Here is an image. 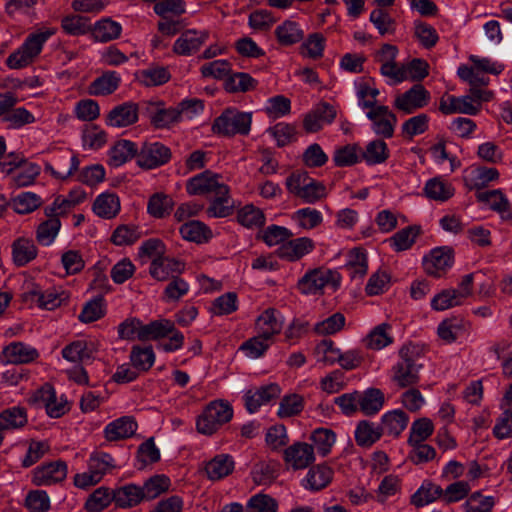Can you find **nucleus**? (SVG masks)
Masks as SVG:
<instances>
[{
  "label": "nucleus",
  "mask_w": 512,
  "mask_h": 512,
  "mask_svg": "<svg viewBox=\"0 0 512 512\" xmlns=\"http://www.w3.org/2000/svg\"><path fill=\"white\" fill-rule=\"evenodd\" d=\"M495 500L492 496H483L480 492L472 493L465 502V512H491Z\"/></svg>",
  "instance_id": "nucleus-62"
},
{
  "label": "nucleus",
  "mask_w": 512,
  "mask_h": 512,
  "mask_svg": "<svg viewBox=\"0 0 512 512\" xmlns=\"http://www.w3.org/2000/svg\"><path fill=\"white\" fill-rule=\"evenodd\" d=\"M53 34L52 30L30 34L24 44L7 58V65L12 69H20L29 65L41 52L43 44Z\"/></svg>",
  "instance_id": "nucleus-4"
},
{
  "label": "nucleus",
  "mask_w": 512,
  "mask_h": 512,
  "mask_svg": "<svg viewBox=\"0 0 512 512\" xmlns=\"http://www.w3.org/2000/svg\"><path fill=\"white\" fill-rule=\"evenodd\" d=\"M345 325V317L342 313L337 312L326 318L325 320L318 322L314 326V332L318 335H332L343 329Z\"/></svg>",
  "instance_id": "nucleus-59"
},
{
  "label": "nucleus",
  "mask_w": 512,
  "mask_h": 512,
  "mask_svg": "<svg viewBox=\"0 0 512 512\" xmlns=\"http://www.w3.org/2000/svg\"><path fill=\"white\" fill-rule=\"evenodd\" d=\"M141 493L139 486L128 484L114 490V502L120 508L134 507L144 500Z\"/></svg>",
  "instance_id": "nucleus-33"
},
{
  "label": "nucleus",
  "mask_w": 512,
  "mask_h": 512,
  "mask_svg": "<svg viewBox=\"0 0 512 512\" xmlns=\"http://www.w3.org/2000/svg\"><path fill=\"white\" fill-rule=\"evenodd\" d=\"M174 201L164 193L153 194L148 201L147 211L154 218H164L173 209Z\"/></svg>",
  "instance_id": "nucleus-39"
},
{
  "label": "nucleus",
  "mask_w": 512,
  "mask_h": 512,
  "mask_svg": "<svg viewBox=\"0 0 512 512\" xmlns=\"http://www.w3.org/2000/svg\"><path fill=\"white\" fill-rule=\"evenodd\" d=\"M275 36L280 45L291 46L304 38V31L297 22L285 20L275 29Z\"/></svg>",
  "instance_id": "nucleus-29"
},
{
  "label": "nucleus",
  "mask_w": 512,
  "mask_h": 512,
  "mask_svg": "<svg viewBox=\"0 0 512 512\" xmlns=\"http://www.w3.org/2000/svg\"><path fill=\"white\" fill-rule=\"evenodd\" d=\"M234 212V201L227 185L220 186L206 209L208 217L225 218Z\"/></svg>",
  "instance_id": "nucleus-17"
},
{
  "label": "nucleus",
  "mask_w": 512,
  "mask_h": 512,
  "mask_svg": "<svg viewBox=\"0 0 512 512\" xmlns=\"http://www.w3.org/2000/svg\"><path fill=\"white\" fill-rule=\"evenodd\" d=\"M133 366L140 371H148L155 360L154 352L151 346L141 348L134 346L130 355Z\"/></svg>",
  "instance_id": "nucleus-56"
},
{
  "label": "nucleus",
  "mask_w": 512,
  "mask_h": 512,
  "mask_svg": "<svg viewBox=\"0 0 512 512\" xmlns=\"http://www.w3.org/2000/svg\"><path fill=\"white\" fill-rule=\"evenodd\" d=\"M363 159L370 165L384 163L389 157V150L383 140H373L366 146Z\"/></svg>",
  "instance_id": "nucleus-46"
},
{
  "label": "nucleus",
  "mask_w": 512,
  "mask_h": 512,
  "mask_svg": "<svg viewBox=\"0 0 512 512\" xmlns=\"http://www.w3.org/2000/svg\"><path fill=\"white\" fill-rule=\"evenodd\" d=\"M359 409L365 415L378 413L385 402L384 393L378 388H368L364 392L358 391Z\"/></svg>",
  "instance_id": "nucleus-24"
},
{
  "label": "nucleus",
  "mask_w": 512,
  "mask_h": 512,
  "mask_svg": "<svg viewBox=\"0 0 512 512\" xmlns=\"http://www.w3.org/2000/svg\"><path fill=\"white\" fill-rule=\"evenodd\" d=\"M140 232L137 227L131 225L118 226L112 236L111 241L118 246L131 245L140 238Z\"/></svg>",
  "instance_id": "nucleus-63"
},
{
  "label": "nucleus",
  "mask_w": 512,
  "mask_h": 512,
  "mask_svg": "<svg viewBox=\"0 0 512 512\" xmlns=\"http://www.w3.org/2000/svg\"><path fill=\"white\" fill-rule=\"evenodd\" d=\"M233 416L232 407L222 400L210 402L197 419V430L206 435L215 433L222 425L229 422Z\"/></svg>",
  "instance_id": "nucleus-3"
},
{
  "label": "nucleus",
  "mask_w": 512,
  "mask_h": 512,
  "mask_svg": "<svg viewBox=\"0 0 512 512\" xmlns=\"http://www.w3.org/2000/svg\"><path fill=\"white\" fill-rule=\"evenodd\" d=\"M453 264V250L450 247H438L433 249L429 257L424 258V268L427 274L441 277L448 267Z\"/></svg>",
  "instance_id": "nucleus-14"
},
{
  "label": "nucleus",
  "mask_w": 512,
  "mask_h": 512,
  "mask_svg": "<svg viewBox=\"0 0 512 512\" xmlns=\"http://www.w3.org/2000/svg\"><path fill=\"white\" fill-rule=\"evenodd\" d=\"M418 356L419 349L412 344H406L399 350L400 361L393 366L392 380L400 388L413 386L419 382L422 364L417 363Z\"/></svg>",
  "instance_id": "nucleus-1"
},
{
  "label": "nucleus",
  "mask_w": 512,
  "mask_h": 512,
  "mask_svg": "<svg viewBox=\"0 0 512 512\" xmlns=\"http://www.w3.org/2000/svg\"><path fill=\"white\" fill-rule=\"evenodd\" d=\"M439 110L445 115L453 113L476 115L480 111V105L471 103V97L448 96L441 98Z\"/></svg>",
  "instance_id": "nucleus-19"
},
{
  "label": "nucleus",
  "mask_w": 512,
  "mask_h": 512,
  "mask_svg": "<svg viewBox=\"0 0 512 512\" xmlns=\"http://www.w3.org/2000/svg\"><path fill=\"white\" fill-rule=\"evenodd\" d=\"M257 81L248 73L237 72L227 77L225 81V89L230 93L248 92L254 90Z\"/></svg>",
  "instance_id": "nucleus-41"
},
{
  "label": "nucleus",
  "mask_w": 512,
  "mask_h": 512,
  "mask_svg": "<svg viewBox=\"0 0 512 512\" xmlns=\"http://www.w3.org/2000/svg\"><path fill=\"white\" fill-rule=\"evenodd\" d=\"M429 117L426 114H418L406 120L402 125V134L405 138L412 139L428 130Z\"/></svg>",
  "instance_id": "nucleus-58"
},
{
  "label": "nucleus",
  "mask_w": 512,
  "mask_h": 512,
  "mask_svg": "<svg viewBox=\"0 0 512 512\" xmlns=\"http://www.w3.org/2000/svg\"><path fill=\"white\" fill-rule=\"evenodd\" d=\"M421 233V227L418 225L408 226L396 232L391 238L392 243L396 251H404L409 249Z\"/></svg>",
  "instance_id": "nucleus-42"
},
{
  "label": "nucleus",
  "mask_w": 512,
  "mask_h": 512,
  "mask_svg": "<svg viewBox=\"0 0 512 512\" xmlns=\"http://www.w3.org/2000/svg\"><path fill=\"white\" fill-rule=\"evenodd\" d=\"M339 284V275L329 269L316 268L308 271L297 283L298 289L303 294H316L327 286Z\"/></svg>",
  "instance_id": "nucleus-5"
},
{
  "label": "nucleus",
  "mask_w": 512,
  "mask_h": 512,
  "mask_svg": "<svg viewBox=\"0 0 512 512\" xmlns=\"http://www.w3.org/2000/svg\"><path fill=\"white\" fill-rule=\"evenodd\" d=\"M219 175L214 174L209 170L204 171L191 178L186 186L187 192L190 195H203L208 193H216L220 186L226 184L219 183Z\"/></svg>",
  "instance_id": "nucleus-18"
},
{
  "label": "nucleus",
  "mask_w": 512,
  "mask_h": 512,
  "mask_svg": "<svg viewBox=\"0 0 512 512\" xmlns=\"http://www.w3.org/2000/svg\"><path fill=\"white\" fill-rule=\"evenodd\" d=\"M3 355L7 362L22 364L35 360L38 357V351L21 342H14L6 346Z\"/></svg>",
  "instance_id": "nucleus-25"
},
{
  "label": "nucleus",
  "mask_w": 512,
  "mask_h": 512,
  "mask_svg": "<svg viewBox=\"0 0 512 512\" xmlns=\"http://www.w3.org/2000/svg\"><path fill=\"white\" fill-rule=\"evenodd\" d=\"M335 108L327 102L319 103L303 119V128L307 133L320 131L324 124H331L336 118Z\"/></svg>",
  "instance_id": "nucleus-10"
},
{
  "label": "nucleus",
  "mask_w": 512,
  "mask_h": 512,
  "mask_svg": "<svg viewBox=\"0 0 512 512\" xmlns=\"http://www.w3.org/2000/svg\"><path fill=\"white\" fill-rule=\"evenodd\" d=\"M443 489L435 483L425 480L417 491L411 496L410 503L417 508L433 503L442 498Z\"/></svg>",
  "instance_id": "nucleus-28"
},
{
  "label": "nucleus",
  "mask_w": 512,
  "mask_h": 512,
  "mask_svg": "<svg viewBox=\"0 0 512 512\" xmlns=\"http://www.w3.org/2000/svg\"><path fill=\"white\" fill-rule=\"evenodd\" d=\"M61 222L59 218H50L39 224L36 239L41 245H50L57 236Z\"/></svg>",
  "instance_id": "nucleus-53"
},
{
  "label": "nucleus",
  "mask_w": 512,
  "mask_h": 512,
  "mask_svg": "<svg viewBox=\"0 0 512 512\" xmlns=\"http://www.w3.org/2000/svg\"><path fill=\"white\" fill-rule=\"evenodd\" d=\"M170 486V480L165 475H155L149 478L143 485L140 487L141 495L144 500H153L157 498L160 494L167 491Z\"/></svg>",
  "instance_id": "nucleus-44"
},
{
  "label": "nucleus",
  "mask_w": 512,
  "mask_h": 512,
  "mask_svg": "<svg viewBox=\"0 0 512 512\" xmlns=\"http://www.w3.org/2000/svg\"><path fill=\"white\" fill-rule=\"evenodd\" d=\"M478 201L487 203L489 207L500 213L504 219H512V212L510 211V202L504 196L501 190L495 189L486 192H479L476 195Z\"/></svg>",
  "instance_id": "nucleus-22"
},
{
  "label": "nucleus",
  "mask_w": 512,
  "mask_h": 512,
  "mask_svg": "<svg viewBox=\"0 0 512 512\" xmlns=\"http://www.w3.org/2000/svg\"><path fill=\"white\" fill-rule=\"evenodd\" d=\"M303 410V398L298 394L284 396L280 402L277 415L288 418L299 414Z\"/></svg>",
  "instance_id": "nucleus-61"
},
{
  "label": "nucleus",
  "mask_w": 512,
  "mask_h": 512,
  "mask_svg": "<svg viewBox=\"0 0 512 512\" xmlns=\"http://www.w3.org/2000/svg\"><path fill=\"white\" fill-rule=\"evenodd\" d=\"M120 76L114 71L103 73L88 86V93L93 96L112 94L120 84Z\"/></svg>",
  "instance_id": "nucleus-26"
},
{
  "label": "nucleus",
  "mask_w": 512,
  "mask_h": 512,
  "mask_svg": "<svg viewBox=\"0 0 512 512\" xmlns=\"http://www.w3.org/2000/svg\"><path fill=\"white\" fill-rule=\"evenodd\" d=\"M208 37L207 30L187 29L174 42L173 52L181 56H190L201 48Z\"/></svg>",
  "instance_id": "nucleus-9"
},
{
  "label": "nucleus",
  "mask_w": 512,
  "mask_h": 512,
  "mask_svg": "<svg viewBox=\"0 0 512 512\" xmlns=\"http://www.w3.org/2000/svg\"><path fill=\"white\" fill-rule=\"evenodd\" d=\"M280 393L281 389L275 383L262 386L256 390H248L244 395L245 407L249 413H254L261 405L278 398Z\"/></svg>",
  "instance_id": "nucleus-16"
},
{
  "label": "nucleus",
  "mask_w": 512,
  "mask_h": 512,
  "mask_svg": "<svg viewBox=\"0 0 512 512\" xmlns=\"http://www.w3.org/2000/svg\"><path fill=\"white\" fill-rule=\"evenodd\" d=\"M321 361L330 365L338 362L343 369L352 370L361 365L363 358L357 350H349L336 357L324 356Z\"/></svg>",
  "instance_id": "nucleus-52"
},
{
  "label": "nucleus",
  "mask_w": 512,
  "mask_h": 512,
  "mask_svg": "<svg viewBox=\"0 0 512 512\" xmlns=\"http://www.w3.org/2000/svg\"><path fill=\"white\" fill-rule=\"evenodd\" d=\"M310 439L312 440L314 446L317 452L325 457L328 455L331 451L332 446L335 443V433L326 428H318L313 431L311 434Z\"/></svg>",
  "instance_id": "nucleus-47"
},
{
  "label": "nucleus",
  "mask_w": 512,
  "mask_h": 512,
  "mask_svg": "<svg viewBox=\"0 0 512 512\" xmlns=\"http://www.w3.org/2000/svg\"><path fill=\"white\" fill-rule=\"evenodd\" d=\"M38 250L32 239L20 237L12 244L13 261L17 266H24L34 260Z\"/></svg>",
  "instance_id": "nucleus-27"
},
{
  "label": "nucleus",
  "mask_w": 512,
  "mask_h": 512,
  "mask_svg": "<svg viewBox=\"0 0 512 512\" xmlns=\"http://www.w3.org/2000/svg\"><path fill=\"white\" fill-rule=\"evenodd\" d=\"M234 464L231 456L219 454L206 463L205 472L210 480H220L233 472Z\"/></svg>",
  "instance_id": "nucleus-23"
},
{
  "label": "nucleus",
  "mask_w": 512,
  "mask_h": 512,
  "mask_svg": "<svg viewBox=\"0 0 512 512\" xmlns=\"http://www.w3.org/2000/svg\"><path fill=\"white\" fill-rule=\"evenodd\" d=\"M424 191L428 198L442 202L450 199L454 195L452 185L444 182L440 178H433L427 181Z\"/></svg>",
  "instance_id": "nucleus-43"
},
{
  "label": "nucleus",
  "mask_w": 512,
  "mask_h": 512,
  "mask_svg": "<svg viewBox=\"0 0 512 512\" xmlns=\"http://www.w3.org/2000/svg\"><path fill=\"white\" fill-rule=\"evenodd\" d=\"M67 476V465L58 460L37 467L33 473V483L37 486L51 485L63 481Z\"/></svg>",
  "instance_id": "nucleus-12"
},
{
  "label": "nucleus",
  "mask_w": 512,
  "mask_h": 512,
  "mask_svg": "<svg viewBox=\"0 0 512 512\" xmlns=\"http://www.w3.org/2000/svg\"><path fill=\"white\" fill-rule=\"evenodd\" d=\"M63 30L73 36L84 35L91 31V23L88 17L81 15H70L62 19Z\"/></svg>",
  "instance_id": "nucleus-49"
},
{
  "label": "nucleus",
  "mask_w": 512,
  "mask_h": 512,
  "mask_svg": "<svg viewBox=\"0 0 512 512\" xmlns=\"http://www.w3.org/2000/svg\"><path fill=\"white\" fill-rule=\"evenodd\" d=\"M407 423L408 416L404 411L393 410L383 415L380 428L383 429V433L397 437L406 428Z\"/></svg>",
  "instance_id": "nucleus-37"
},
{
  "label": "nucleus",
  "mask_w": 512,
  "mask_h": 512,
  "mask_svg": "<svg viewBox=\"0 0 512 512\" xmlns=\"http://www.w3.org/2000/svg\"><path fill=\"white\" fill-rule=\"evenodd\" d=\"M238 222L247 228H258L265 224L263 212L253 205H246L237 214Z\"/></svg>",
  "instance_id": "nucleus-50"
},
{
  "label": "nucleus",
  "mask_w": 512,
  "mask_h": 512,
  "mask_svg": "<svg viewBox=\"0 0 512 512\" xmlns=\"http://www.w3.org/2000/svg\"><path fill=\"white\" fill-rule=\"evenodd\" d=\"M91 31L96 41L108 42L119 38L122 27L118 22L110 18H104L96 22L93 29L91 28Z\"/></svg>",
  "instance_id": "nucleus-36"
},
{
  "label": "nucleus",
  "mask_w": 512,
  "mask_h": 512,
  "mask_svg": "<svg viewBox=\"0 0 512 512\" xmlns=\"http://www.w3.org/2000/svg\"><path fill=\"white\" fill-rule=\"evenodd\" d=\"M430 100L429 91L420 83L413 85L409 90L397 95L394 107L405 114H412L425 107Z\"/></svg>",
  "instance_id": "nucleus-6"
},
{
  "label": "nucleus",
  "mask_w": 512,
  "mask_h": 512,
  "mask_svg": "<svg viewBox=\"0 0 512 512\" xmlns=\"http://www.w3.org/2000/svg\"><path fill=\"white\" fill-rule=\"evenodd\" d=\"M180 234L186 240L196 243L207 242L212 237V231L203 222L192 220L180 227Z\"/></svg>",
  "instance_id": "nucleus-35"
},
{
  "label": "nucleus",
  "mask_w": 512,
  "mask_h": 512,
  "mask_svg": "<svg viewBox=\"0 0 512 512\" xmlns=\"http://www.w3.org/2000/svg\"><path fill=\"white\" fill-rule=\"evenodd\" d=\"M136 429L135 420L132 417L124 416L109 423L104 432L108 441H117L133 436Z\"/></svg>",
  "instance_id": "nucleus-21"
},
{
  "label": "nucleus",
  "mask_w": 512,
  "mask_h": 512,
  "mask_svg": "<svg viewBox=\"0 0 512 512\" xmlns=\"http://www.w3.org/2000/svg\"><path fill=\"white\" fill-rule=\"evenodd\" d=\"M171 158V150L160 142L144 143L138 153L137 164L145 169L164 165Z\"/></svg>",
  "instance_id": "nucleus-7"
},
{
  "label": "nucleus",
  "mask_w": 512,
  "mask_h": 512,
  "mask_svg": "<svg viewBox=\"0 0 512 512\" xmlns=\"http://www.w3.org/2000/svg\"><path fill=\"white\" fill-rule=\"evenodd\" d=\"M275 313L274 308H268L257 318L256 325L262 337L272 338L281 332L283 325L277 320Z\"/></svg>",
  "instance_id": "nucleus-38"
},
{
  "label": "nucleus",
  "mask_w": 512,
  "mask_h": 512,
  "mask_svg": "<svg viewBox=\"0 0 512 512\" xmlns=\"http://www.w3.org/2000/svg\"><path fill=\"white\" fill-rule=\"evenodd\" d=\"M184 264L178 260L168 257H157L153 259L150 267V274L158 281H166L172 275L180 273Z\"/></svg>",
  "instance_id": "nucleus-20"
},
{
  "label": "nucleus",
  "mask_w": 512,
  "mask_h": 512,
  "mask_svg": "<svg viewBox=\"0 0 512 512\" xmlns=\"http://www.w3.org/2000/svg\"><path fill=\"white\" fill-rule=\"evenodd\" d=\"M313 247V241L310 238H297L289 241L283 247V255L286 256L289 260L295 261L309 253Z\"/></svg>",
  "instance_id": "nucleus-48"
},
{
  "label": "nucleus",
  "mask_w": 512,
  "mask_h": 512,
  "mask_svg": "<svg viewBox=\"0 0 512 512\" xmlns=\"http://www.w3.org/2000/svg\"><path fill=\"white\" fill-rule=\"evenodd\" d=\"M145 113L156 128H166L181 120L178 107L166 109L161 103L147 102Z\"/></svg>",
  "instance_id": "nucleus-15"
},
{
  "label": "nucleus",
  "mask_w": 512,
  "mask_h": 512,
  "mask_svg": "<svg viewBox=\"0 0 512 512\" xmlns=\"http://www.w3.org/2000/svg\"><path fill=\"white\" fill-rule=\"evenodd\" d=\"M114 459L110 454L104 452H95L90 456L88 468L102 479L105 473L114 468Z\"/></svg>",
  "instance_id": "nucleus-55"
},
{
  "label": "nucleus",
  "mask_w": 512,
  "mask_h": 512,
  "mask_svg": "<svg viewBox=\"0 0 512 512\" xmlns=\"http://www.w3.org/2000/svg\"><path fill=\"white\" fill-rule=\"evenodd\" d=\"M114 501V490L112 493L106 487L97 488L87 499L85 509L88 512H100L107 508Z\"/></svg>",
  "instance_id": "nucleus-45"
},
{
  "label": "nucleus",
  "mask_w": 512,
  "mask_h": 512,
  "mask_svg": "<svg viewBox=\"0 0 512 512\" xmlns=\"http://www.w3.org/2000/svg\"><path fill=\"white\" fill-rule=\"evenodd\" d=\"M367 118L372 121L375 134L387 139L393 137L397 117L387 106L379 105L377 108L369 110Z\"/></svg>",
  "instance_id": "nucleus-8"
},
{
  "label": "nucleus",
  "mask_w": 512,
  "mask_h": 512,
  "mask_svg": "<svg viewBox=\"0 0 512 512\" xmlns=\"http://www.w3.org/2000/svg\"><path fill=\"white\" fill-rule=\"evenodd\" d=\"M138 104L125 102L115 106L106 116L107 126L124 128L135 124L138 121Z\"/></svg>",
  "instance_id": "nucleus-11"
},
{
  "label": "nucleus",
  "mask_w": 512,
  "mask_h": 512,
  "mask_svg": "<svg viewBox=\"0 0 512 512\" xmlns=\"http://www.w3.org/2000/svg\"><path fill=\"white\" fill-rule=\"evenodd\" d=\"M27 423V414L24 408L13 407L0 413V430L6 431L25 426Z\"/></svg>",
  "instance_id": "nucleus-40"
},
{
  "label": "nucleus",
  "mask_w": 512,
  "mask_h": 512,
  "mask_svg": "<svg viewBox=\"0 0 512 512\" xmlns=\"http://www.w3.org/2000/svg\"><path fill=\"white\" fill-rule=\"evenodd\" d=\"M284 460L294 470L308 467L314 460V448L305 442H296L284 450Z\"/></svg>",
  "instance_id": "nucleus-13"
},
{
  "label": "nucleus",
  "mask_w": 512,
  "mask_h": 512,
  "mask_svg": "<svg viewBox=\"0 0 512 512\" xmlns=\"http://www.w3.org/2000/svg\"><path fill=\"white\" fill-rule=\"evenodd\" d=\"M93 211L99 217L114 218L120 211V200L114 193H102L95 199Z\"/></svg>",
  "instance_id": "nucleus-30"
},
{
  "label": "nucleus",
  "mask_w": 512,
  "mask_h": 512,
  "mask_svg": "<svg viewBox=\"0 0 512 512\" xmlns=\"http://www.w3.org/2000/svg\"><path fill=\"white\" fill-rule=\"evenodd\" d=\"M138 153L135 143L129 140H120L110 150L109 164L119 167L133 157H138Z\"/></svg>",
  "instance_id": "nucleus-34"
},
{
  "label": "nucleus",
  "mask_w": 512,
  "mask_h": 512,
  "mask_svg": "<svg viewBox=\"0 0 512 512\" xmlns=\"http://www.w3.org/2000/svg\"><path fill=\"white\" fill-rule=\"evenodd\" d=\"M12 205L16 213L28 214L41 205V199L34 193L24 192L13 198Z\"/></svg>",
  "instance_id": "nucleus-57"
},
{
  "label": "nucleus",
  "mask_w": 512,
  "mask_h": 512,
  "mask_svg": "<svg viewBox=\"0 0 512 512\" xmlns=\"http://www.w3.org/2000/svg\"><path fill=\"white\" fill-rule=\"evenodd\" d=\"M93 350L84 341H75L62 350V356L71 362H84L92 358Z\"/></svg>",
  "instance_id": "nucleus-51"
},
{
  "label": "nucleus",
  "mask_w": 512,
  "mask_h": 512,
  "mask_svg": "<svg viewBox=\"0 0 512 512\" xmlns=\"http://www.w3.org/2000/svg\"><path fill=\"white\" fill-rule=\"evenodd\" d=\"M388 324H381L375 327L366 337V345L368 348L379 350L392 342V338L388 335Z\"/></svg>",
  "instance_id": "nucleus-64"
},
{
  "label": "nucleus",
  "mask_w": 512,
  "mask_h": 512,
  "mask_svg": "<svg viewBox=\"0 0 512 512\" xmlns=\"http://www.w3.org/2000/svg\"><path fill=\"white\" fill-rule=\"evenodd\" d=\"M251 124V113L242 112L235 108H228L214 120L212 131L215 134L228 137L236 134L246 136L250 132Z\"/></svg>",
  "instance_id": "nucleus-2"
},
{
  "label": "nucleus",
  "mask_w": 512,
  "mask_h": 512,
  "mask_svg": "<svg viewBox=\"0 0 512 512\" xmlns=\"http://www.w3.org/2000/svg\"><path fill=\"white\" fill-rule=\"evenodd\" d=\"M170 79V73L164 67L153 66L140 72V81L146 86H158Z\"/></svg>",
  "instance_id": "nucleus-60"
},
{
  "label": "nucleus",
  "mask_w": 512,
  "mask_h": 512,
  "mask_svg": "<svg viewBox=\"0 0 512 512\" xmlns=\"http://www.w3.org/2000/svg\"><path fill=\"white\" fill-rule=\"evenodd\" d=\"M324 47V36L321 33H312L302 43L301 53L308 58L319 59L323 56Z\"/></svg>",
  "instance_id": "nucleus-54"
},
{
  "label": "nucleus",
  "mask_w": 512,
  "mask_h": 512,
  "mask_svg": "<svg viewBox=\"0 0 512 512\" xmlns=\"http://www.w3.org/2000/svg\"><path fill=\"white\" fill-rule=\"evenodd\" d=\"M333 470L327 465L320 464L309 469L306 476V488L310 490H321L332 480Z\"/></svg>",
  "instance_id": "nucleus-32"
},
{
  "label": "nucleus",
  "mask_w": 512,
  "mask_h": 512,
  "mask_svg": "<svg viewBox=\"0 0 512 512\" xmlns=\"http://www.w3.org/2000/svg\"><path fill=\"white\" fill-rule=\"evenodd\" d=\"M383 429L368 420H362L355 430V441L361 447H370L380 439Z\"/></svg>",
  "instance_id": "nucleus-31"
}]
</instances>
